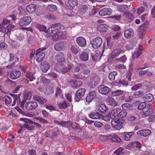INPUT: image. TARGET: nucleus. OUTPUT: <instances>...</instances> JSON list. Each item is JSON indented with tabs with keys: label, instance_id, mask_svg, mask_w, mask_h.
Segmentation results:
<instances>
[{
	"label": "nucleus",
	"instance_id": "obj_1",
	"mask_svg": "<svg viewBox=\"0 0 155 155\" xmlns=\"http://www.w3.org/2000/svg\"><path fill=\"white\" fill-rule=\"evenodd\" d=\"M143 49V47L141 45L139 46V49L137 51H135L132 56V59L131 60V64L132 65L137 64L139 61L138 57L142 54L141 50Z\"/></svg>",
	"mask_w": 155,
	"mask_h": 155
},
{
	"label": "nucleus",
	"instance_id": "obj_2",
	"mask_svg": "<svg viewBox=\"0 0 155 155\" xmlns=\"http://www.w3.org/2000/svg\"><path fill=\"white\" fill-rule=\"evenodd\" d=\"M10 95L14 99V101L12 106H15L16 103H17V105L18 106H19L20 105L21 107L22 108H23L24 107V104L26 102V100L24 99L21 101L19 95L18 96L16 94H10Z\"/></svg>",
	"mask_w": 155,
	"mask_h": 155
},
{
	"label": "nucleus",
	"instance_id": "obj_3",
	"mask_svg": "<svg viewBox=\"0 0 155 155\" xmlns=\"http://www.w3.org/2000/svg\"><path fill=\"white\" fill-rule=\"evenodd\" d=\"M46 49V47H44L39 48L36 51L35 55L36 56V60L38 62H41L44 59L45 54L44 52L42 51Z\"/></svg>",
	"mask_w": 155,
	"mask_h": 155
},
{
	"label": "nucleus",
	"instance_id": "obj_4",
	"mask_svg": "<svg viewBox=\"0 0 155 155\" xmlns=\"http://www.w3.org/2000/svg\"><path fill=\"white\" fill-rule=\"evenodd\" d=\"M92 47L94 49L99 48L102 43V39L99 37L92 39L91 41Z\"/></svg>",
	"mask_w": 155,
	"mask_h": 155
},
{
	"label": "nucleus",
	"instance_id": "obj_5",
	"mask_svg": "<svg viewBox=\"0 0 155 155\" xmlns=\"http://www.w3.org/2000/svg\"><path fill=\"white\" fill-rule=\"evenodd\" d=\"M86 90L84 88H79L76 91L74 97L75 101H79L85 94Z\"/></svg>",
	"mask_w": 155,
	"mask_h": 155
},
{
	"label": "nucleus",
	"instance_id": "obj_6",
	"mask_svg": "<svg viewBox=\"0 0 155 155\" xmlns=\"http://www.w3.org/2000/svg\"><path fill=\"white\" fill-rule=\"evenodd\" d=\"M148 22H146L142 25L139 28L138 35L140 39H142L145 36L146 31L147 29L148 25Z\"/></svg>",
	"mask_w": 155,
	"mask_h": 155
},
{
	"label": "nucleus",
	"instance_id": "obj_7",
	"mask_svg": "<svg viewBox=\"0 0 155 155\" xmlns=\"http://www.w3.org/2000/svg\"><path fill=\"white\" fill-rule=\"evenodd\" d=\"M31 21V18L28 16L24 17L20 20L19 25L21 27H26L28 25Z\"/></svg>",
	"mask_w": 155,
	"mask_h": 155
},
{
	"label": "nucleus",
	"instance_id": "obj_8",
	"mask_svg": "<svg viewBox=\"0 0 155 155\" xmlns=\"http://www.w3.org/2000/svg\"><path fill=\"white\" fill-rule=\"evenodd\" d=\"M60 27L58 26L52 27L48 28L47 31V34L49 36H53L59 32Z\"/></svg>",
	"mask_w": 155,
	"mask_h": 155
},
{
	"label": "nucleus",
	"instance_id": "obj_9",
	"mask_svg": "<svg viewBox=\"0 0 155 155\" xmlns=\"http://www.w3.org/2000/svg\"><path fill=\"white\" fill-rule=\"evenodd\" d=\"M68 82L73 88L79 87L82 84V81H80L71 79H68Z\"/></svg>",
	"mask_w": 155,
	"mask_h": 155
},
{
	"label": "nucleus",
	"instance_id": "obj_10",
	"mask_svg": "<svg viewBox=\"0 0 155 155\" xmlns=\"http://www.w3.org/2000/svg\"><path fill=\"white\" fill-rule=\"evenodd\" d=\"M125 51L121 49L117 48L114 49L111 53L110 58H114L119 56L121 53H124Z\"/></svg>",
	"mask_w": 155,
	"mask_h": 155
},
{
	"label": "nucleus",
	"instance_id": "obj_11",
	"mask_svg": "<svg viewBox=\"0 0 155 155\" xmlns=\"http://www.w3.org/2000/svg\"><path fill=\"white\" fill-rule=\"evenodd\" d=\"M98 89L100 93L104 95L107 94L110 91V88L103 85L99 86Z\"/></svg>",
	"mask_w": 155,
	"mask_h": 155
},
{
	"label": "nucleus",
	"instance_id": "obj_12",
	"mask_svg": "<svg viewBox=\"0 0 155 155\" xmlns=\"http://www.w3.org/2000/svg\"><path fill=\"white\" fill-rule=\"evenodd\" d=\"M54 123L55 124L61 126L62 127H65L67 128L71 127L72 126L73 124V122L71 121H69L68 122H59L57 120H55L54 121Z\"/></svg>",
	"mask_w": 155,
	"mask_h": 155
},
{
	"label": "nucleus",
	"instance_id": "obj_13",
	"mask_svg": "<svg viewBox=\"0 0 155 155\" xmlns=\"http://www.w3.org/2000/svg\"><path fill=\"white\" fill-rule=\"evenodd\" d=\"M88 9V7L87 5H82L79 6L77 13L79 15H83L86 12Z\"/></svg>",
	"mask_w": 155,
	"mask_h": 155
},
{
	"label": "nucleus",
	"instance_id": "obj_14",
	"mask_svg": "<svg viewBox=\"0 0 155 155\" xmlns=\"http://www.w3.org/2000/svg\"><path fill=\"white\" fill-rule=\"evenodd\" d=\"M153 111L152 105L149 104L147 105L146 108L143 111V115L145 117L149 116Z\"/></svg>",
	"mask_w": 155,
	"mask_h": 155
},
{
	"label": "nucleus",
	"instance_id": "obj_15",
	"mask_svg": "<svg viewBox=\"0 0 155 155\" xmlns=\"http://www.w3.org/2000/svg\"><path fill=\"white\" fill-rule=\"evenodd\" d=\"M38 104L35 102H30L27 103L25 105V108L28 110H32L36 108Z\"/></svg>",
	"mask_w": 155,
	"mask_h": 155
},
{
	"label": "nucleus",
	"instance_id": "obj_16",
	"mask_svg": "<svg viewBox=\"0 0 155 155\" xmlns=\"http://www.w3.org/2000/svg\"><path fill=\"white\" fill-rule=\"evenodd\" d=\"M21 75V73L19 71L14 70L11 72L10 78L12 80H15L18 78Z\"/></svg>",
	"mask_w": 155,
	"mask_h": 155
},
{
	"label": "nucleus",
	"instance_id": "obj_17",
	"mask_svg": "<svg viewBox=\"0 0 155 155\" xmlns=\"http://www.w3.org/2000/svg\"><path fill=\"white\" fill-rule=\"evenodd\" d=\"M76 41L78 45L81 47H85L86 45V40L83 37H79L77 38Z\"/></svg>",
	"mask_w": 155,
	"mask_h": 155
},
{
	"label": "nucleus",
	"instance_id": "obj_18",
	"mask_svg": "<svg viewBox=\"0 0 155 155\" xmlns=\"http://www.w3.org/2000/svg\"><path fill=\"white\" fill-rule=\"evenodd\" d=\"M112 12V10L109 8H105L101 10L99 12V15L102 16L110 15Z\"/></svg>",
	"mask_w": 155,
	"mask_h": 155
},
{
	"label": "nucleus",
	"instance_id": "obj_19",
	"mask_svg": "<svg viewBox=\"0 0 155 155\" xmlns=\"http://www.w3.org/2000/svg\"><path fill=\"white\" fill-rule=\"evenodd\" d=\"M55 58L57 61L60 63L64 61L65 60L64 55L61 52H58L56 54Z\"/></svg>",
	"mask_w": 155,
	"mask_h": 155
},
{
	"label": "nucleus",
	"instance_id": "obj_20",
	"mask_svg": "<svg viewBox=\"0 0 155 155\" xmlns=\"http://www.w3.org/2000/svg\"><path fill=\"white\" fill-rule=\"evenodd\" d=\"M78 2L77 0H68L67 6L70 9H72L76 6H77Z\"/></svg>",
	"mask_w": 155,
	"mask_h": 155
},
{
	"label": "nucleus",
	"instance_id": "obj_21",
	"mask_svg": "<svg viewBox=\"0 0 155 155\" xmlns=\"http://www.w3.org/2000/svg\"><path fill=\"white\" fill-rule=\"evenodd\" d=\"M134 34L133 30L131 28H129L124 31V35L125 38H129L133 36Z\"/></svg>",
	"mask_w": 155,
	"mask_h": 155
},
{
	"label": "nucleus",
	"instance_id": "obj_22",
	"mask_svg": "<svg viewBox=\"0 0 155 155\" xmlns=\"http://www.w3.org/2000/svg\"><path fill=\"white\" fill-rule=\"evenodd\" d=\"M50 65L47 61H44L42 62L41 68V71L44 72H46L50 68Z\"/></svg>",
	"mask_w": 155,
	"mask_h": 155
},
{
	"label": "nucleus",
	"instance_id": "obj_23",
	"mask_svg": "<svg viewBox=\"0 0 155 155\" xmlns=\"http://www.w3.org/2000/svg\"><path fill=\"white\" fill-rule=\"evenodd\" d=\"M64 37L62 32L61 31L53 35L52 36V39L54 41H56L59 40L63 38Z\"/></svg>",
	"mask_w": 155,
	"mask_h": 155
},
{
	"label": "nucleus",
	"instance_id": "obj_24",
	"mask_svg": "<svg viewBox=\"0 0 155 155\" xmlns=\"http://www.w3.org/2000/svg\"><path fill=\"white\" fill-rule=\"evenodd\" d=\"M89 116L92 119H99L101 118V115L97 112H92L89 114Z\"/></svg>",
	"mask_w": 155,
	"mask_h": 155
},
{
	"label": "nucleus",
	"instance_id": "obj_25",
	"mask_svg": "<svg viewBox=\"0 0 155 155\" xmlns=\"http://www.w3.org/2000/svg\"><path fill=\"white\" fill-rule=\"evenodd\" d=\"M79 58L83 61H86L89 58L88 53L84 51L82 52L80 54Z\"/></svg>",
	"mask_w": 155,
	"mask_h": 155
},
{
	"label": "nucleus",
	"instance_id": "obj_26",
	"mask_svg": "<svg viewBox=\"0 0 155 155\" xmlns=\"http://www.w3.org/2000/svg\"><path fill=\"white\" fill-rule=\"evenodd\" d=\"M151 133L150 131L148 129H146L138 131L137 134L139 135L142 136L144 137L147 136Z\"/></svg>",
	"mask_w": 155,
	"mask_h": 155
},
{
	"label": "nucleus",
	"instance_id": "obj_27",
	"mask_svg": "<svg viewBox=\"0 0 155 155\" xmlns=\"http://www.w3.org/2000/svg\"><path fill=\"white\" fill-rule=\"evenodd\" d=\"M72 64L70 63L67 64L61 70V73L64 74L69 72L72 68Z\"/></svg>",
	"mask_w": 155,
	"mask_h": 155
},
{
	"label": "nucleus",
	"instance_id": "obj_28",
	"mask_svg": "<svg viewBox=\"0 0 155 155\" xmlns=\"http://www.w3.org/2000/svg\"><path fill=\"white\" fill-rule=\"evenodd\" d=\"M36 6L34 4H30L27 5L26 7V9L27 11L30 13H32L34 12L36 10Z\"/></svg>",
	"mask_w": 155,
	"mask_h": 155
},
{
	"label": "nucleus",
	"instance_id": "obj_29",
	"mask_svg": "<svg viewBox=\"0 0 155 155\" xmlns=\"http://www.w3.org/2000/svg\"><path fill=\"white\" fill-rule=\"evenodd\" d=\"M95 96V93L94 91L90 92L86 98V101L89 103L93 99Z\"/></svg>",
	"mask_w": 155,
	"mask_h": 155
},
{
	"label": "nucleus",
	"instance_id": "obj_30",
	"mask_svg": "<svg viewBox=\"0 0 155 155\" xmlns=\"http://www.w3.org/2000/svg\"><path fill=\"white\" fill-rule=\"evenodd\" d=\"M134 132L133 131H131L129 132H125L123 134V136L124 139L126 141L130 140L132 136L134 134Z\"/></svg>",
	"mask_w": 155,
	"mask_h": 155
},
{
	"label": "nucleus",
	"instance_id": "obj_31",
	"mask_svg": "<svg viewBox=\"0 0 155 155\" xmlns=\"http://www.w3.org/2000/svg\"><path fill=\"white\" fill-rule=\"evenodd\" d=\"M107 102L109 105L115 106L117 105V103L114 99L111 97H108L107 100Z\"/></svg>",
	"mask_w": 155,
	"mask_h": 155
},
{
	"label": "nucleus",
	"instance_id": "obj_32",
	"mask_svg": "<svg viewBox=\"0 0 155 155\" xmlns=\"http://www.w3.org/2000/svg\"><path fill=\"white\" fill-rule=\"evenodd\" d=\"M108 26L106 24H102L98 26V30L101 32H106L108 30Z\"/></svg>",
	"mask_w": 155,
	"mask_h": 155
},
{
	"label": "nucleus",
	"instance_id": "obj_33",
	"mask_svg": "<svg viewBox=\"0 0 155 155\" xmlns=\"http://www.w3.org/2000/svg\"><path fill=\"white\" fill-rule=\"evenodd\" d=\"M108 108L105 104H101L98 107V110L101 113H104V112L108 110Z\"/></svg>",
	"mask_w": 155,
	"mask_h": 155
},
{
	"label": "nucleus",
	"instance_id": "obj_34",
	"mask_svg": "<svg viewBox=\"0 0 155 155\" xmlns=\"http://www.w3.org/2000/svg\"><path fill=\"white\" fill-rule=\"evenodd\" d=\"M153 95L150 94H149L143 97V100L146 102H149L153 99Z\"/></svg>",
	"mask_w": 155,
	"mask_h": 155
},
{
	"label": "nucleus",
	"instance_id": "obj_35",
	"mask_svg": "<svg viewBox=\"0 0 155 155\" xmlns=\"http://www.w3.org/2000/svg\"><path fill=\"white\" fill-rule=\"evenodd\" d=\"M15 27V26L10 24L7 26L6 28L7 29V31L6 32L5 35H9L11 33V32L12 30Z\"/></svg>",
	"mask_w": 155,
	"mask_h": 155
},
{
	"label": "nucleus",
	"instance_id": "obj_36",
	"mask_svg": "<svg viewBox=\"0 0 155 155\" xmlns=\"http://www.w3.org/2000/svg\"><path fill=\"white\" fill-rule=\"evenodd\" d=\"M63 44L59 43L55 44L54 47V49L57 51H61L63 48Z\"/></svg>",
	"mask_w": 155,
	"mask_h": 155
},
{
	"label": "nucleus",
	"instance_id": "obj_37",
	"mask_svg": "<svg viewBox=\"0 0 155 155\" xmlns=\"http://www.w3.org/2000/svg\"><path fill=\"white\" fill-rule=\"evenodd\" d=\"M26 78H28L30 81H32L35 79L33 74L30 72H27L25 75Z\"/></svg>",
	"mask_w": 155,
	"mask_h": 155
},
{
	"label": "nucleus",
	"instance_id": "obj_38",
	"mask_svg": "<svg viewBox=\"0 0 155 155\" xmlns=\"http://www.w3.org/2000/svg\"><path fill=\"white\" fill-rule=\"evenodd\" d=\"M117 74L116 71H113L110 73L108 75V78L111 81H113L115 80V77Z\"/></svg>",
	"mask_w": 155,
	"mask_h": 155
},
{
	"label": "nucleus",
	"instance_id": "obj_39",
	"mask_svg": "<svg viewBox=\"0 0 155 155\" xmlns=\"http://www.w3.org/2000/svg\"><path fill=\"white\" fill-rule=\"evenodd\" d=\"M124 93V91L121 90H117L112 92V94L114 96H119L122 94Z\"/></svg>",
	"mask_w": 155,
	"mask_h": 155
},
{
	"label": "nucleus",
	"instance_id": "obj_40",
	"mask_svg": "<svg viewBox=\"0 0 155 155\" xmlns=\"http://www.w3.org/2000/svg\"><path fill=\"white\" fill-rule=\"evenodd\" d=\"M37 27L40 31L46 32L47 33V28L45 26L38 24L37 25Z\"/></svg>",
	"mask_w": 155,
	"mask_h": 155
},
{
	"label": "nucleus",
	"instance_id": "obj_41",
	"mask_svg": "<svg viewBox=\"0 0 155 155\" xmlns=\"http://www.w3.org/2000/svg\"><path fill=\"white\" fill-rule=\"evenodd\" d=\"M118 112L116 110H113L109 114L110 117L112 119H114L117 115H118Z\"/></svg>",
	"mask_w": 155,
	"mask_h": 155
},
{
	"label": "nucleus",
	"instance_id": "obj_42",
	"mask_svg": "<svg viewBox=\"0 0 155 155\" xmlns=\"http://www.w3.org/2000/svg\"><path fill=\"white\" fill-rule=\"evenodd\" d=\"M23 127L28 130H33L34 129L35 126L33 125L28 124L27 123L24 124L23 127H22L21 126V128Z\"/></svg>",
	"mask_w": 155,
	"mask_h": 155
},
{
	"label": "nucleus",
	"instance_id": "obj_43",
	"mask_svg": "<svg viewBox=\"0 0 155 155\" xmlns=\"http://www.w3.org/2000/svg\"><path fill=\"white\" fill-rule=\"evenodd\" d=\"M120 122L119 120L117 118H116L112 119L111 122V124L113 127H116Z\"/></svg>",
	"mask_w": 155,
	"mask_h": 155
},
{
	"label": "nucleus",
	"instance_id": "obj_44",
	"mask_svg": "<svg viewBox=\"0 0 155 155\" xmlns=\"http://www.w3.org/2000/svg\"><path fill=\"white\" fill-rule=\"evenodd\" d=\"M3 100L6 104H9L12 101L11 98L8 96H5L3 98Z\"/></svg>",
	"mask_w": 155,
	"mask_h": 155
},
{
	"label": "nucleus",
	"instance_id": "obj_45",
	"mask_svg": "<svg viewBox=\"0 0 155 155\" xmlns=\"http://www.w3.org/2000/svg\"><path fill=\"white\" fill-rule=\"evenodd\" d=\"M68 106V104L65 101L62 102L58 104V107L60 109H65Z\"/></svg>",
	"mask_w": 155,
	"mask_h": 155
},
{
	"label": "nucleus",
	"instance_id": "obj_46",
	"mask_svg": "<svg viewBox=\"0 0 155 155\" xmlns=\"http://www.w3.org/2000/svg\"><path fill=\"white\" fill-rule=\"evenodd\" d=\"M8 45L5 42H2L0 43V50L5 51L8 48Z\"/></svg>",
	"mask_w": 155,
	"mask_h": 155
},
{
	"label": "nucleus",
	"instance_id": "obj_47",
	"mask_svg": "<svg viewBox=\"0 0 155 155\" xmlns=\"http://www.w3.org/2000/svg\"><path fill=\"white\" fill-rule=\"evenodd\" d=\"M21 120H24V121L26 122H28H28L30 123V124H34L37 127H41V126L40 124H39L36 123V122H33V121H31V120H29V119H25L23 118H21Z\"/></svg>",
	"mask_w": 155,
	"mask_h": 155
},
{
	"label": "nucleus",
	"instance_id": "obj_48",
	"mask_svg": "<svg viewBox=\"0 0 155 155\" xmlns=\"http://www.w3.org/2000/svg\"><path fill=\"white\" fill-rule=\"evenodd\" d=\"M144 94V92L143 91H137L134 94V96L136 98H138L143 96Z\"/></svg>",
	"mask_w": 155,
	"mask_h": 155
},
{
	"label": "nucleus",
	"instance_id": "obj_49",
	"mask_svg": "<svg viewBox=\"0 0 155 155\" xmlns=\"http://www.w3.org/2000/svg\"><path fill=\"white\" fill-rule=\"evenodd\" d=\"M111 140L115 142H119L121 141V139L116 135H114L112 136Z\"/></svg>",
	"mask_w": 155,
	"mask_h": 155
},
{
	"label": "nucleus",
	"instance_id": "obj_50",
	"mask_svg": "<svg viewBox=\"0 0 155 155\" xmlns=\"http://www.w3.org/2000/svg\"><path fill=\"white\" fill-rule=\"evenodd\" d=\"M48 9L51 12H55L57 9L56 6L54 5H50L47 7Z\"/></svg>",
	"mask_w": 155,
	"mask_h": 155
},
{
	"label": "nucleus",
	"instance_id": "obj_51",
	"mask_svg": "<svg viewBox=\"0 0 155 155\" xmlns=\"http://www.w3.org/2000/svg\"><path fill=\"white\" fill-rule=\"evenodd\" d=\"M147 106V104L145 102H143L141 103L138 107V110H141L144 109L145 107L146 108Z\"/></svg>",
	"mask_w": 155,
	"mask_h": 155
},
{
	"label": "nucleus",
	"instance_id": "obj_52",
	"mask_svg": "<svg viewBox=\"0 0 155 155\" xmlns=\"http://www.w3.org/2000/svg\"><path fill=\"white\" fill-rule=\"evenodd\" d=\"M71 50L72 53L75 54H78L79 52V50L76 46H71Z\"/></svg>",
	"mask_w": 155,
	"mask_h": 155
},
{
	"label": "nucleus",
	"instance_id": "obj_53",
	"mask_svg": "<svg viewBox=\"0 0 155 155\" xmlns=\"http://www.w3.org/2000/svg\"><path fill=\"white\" fill-rule=\"evenodd\" d=\"M61 89L59 87H57L56 88V97H62V95L61 94Z\"/></svg>",
	"mask_w": 155,
	"mask_h": 155
},
{
	"label": "nucleus",
	"instance_id": "obj_54",
	"mask_svg": "<svg viewBox=\"0 0 155 155\" xmlns=\"http://www.w3.org/2000/svg\"><path fill=\"white\" fill-rule=\"evenodd\" d=\"M34 100L39 103L41 104H43L44 102L43 100L38 95H35L34 96Z\"/></svg>",
	"mask_w": 155,
	"mask_h": 155
},
{
	"label": "nucleus",
	"instance_id": "obj_55",
	"mask_svg": "<svg viewBox=\"0 0 155 155\" xmlns=\"http://www.w3.org/2000/svg\"><path fill=\"white\" fill-rule=\"evenodd\" d=\"M10 23V20L7 18H4L1 24H0V26H5L6 24Z\"/></svg>",
	"mask_w": 155,
	"mask_h": 155
},
{
	"label": "nucleus",
	"instance_id": "obj_56",
	"mask_svg": "<svg viewBox=\"0 0 155 155\" xmlns=\"http://www.w3.org/2000/svg\"><path fill=\"white\" fill-rule=\"evenodd\" d=\"M127 7L126 5H120L117 8L118 10L120 12H124L127 9Z\"/></svg>",
	"mask_w": 155,
	"mask_h": 155
},
{
	"label": "nucleus",
	"instance_id": "obj_57",
	"mask_svg": "<svg viewBox=\"0 0 155 155\" xmlns=\"http://www.w3.org/2000/svg\"><path fill=\"white\" fill-rule=\"evenodd\" d=\"M45 136L46 137L52 138V130H47L45 132Z\"/></svg>",
	"mask_w": 155,
	"mask_h": 155
},
{
	"label": "nucleus",
	"instance_id": "obj_58",
	"mask_svg": "<svg viewBox=\"0 0 155 155\" xmlns=\"http://www.w3.org/2000/svg\"><path fill=\"white\" fill-rule=\"evenodd\" d=\"M31 94L28 93H26L24 95V99L26 101V100H30L31 98Z\"/></svg>",
	"mask_w": 155,
	"mask_h": 155
},
{
	"label": "nucleus",
	"instance_id": "obj_59",
	"mask_svg": "<svg viewBox=\"0 0 155 155\" xmlns=\"http://www.w3.org/2000/svg\"><path fill=\"white\" fill-rule=\"evenodd\" d=\"M127 114V113L126 112L122 111L118 113L117 117H124L126 116Z\"/></svg>",
	"mask_w": 155,
	"mask_h": 155
},
{
	"label": "nucleus",
	"instance_id": "obj_60",
	"mask_svg": "<svg viewBox=\"0 0 155 155\" xmlns=\"http://www.w3.org/2000/svg\"><path fill=\"white\" fill-rule=\"evenodd\" d=\"M127 60V57L125 55H124L120 58L117 59V61H120L123 63H124L126 62Z\"/></svg>",
	"mask_w": 155,
	"mask_h": 155
},
{
	"label": "nucleus",
	"instance_id": "obj_61",
	"mask_svg": "<svg viewBox=\"0 0 155 155\" xmlns=\"http://www.w3.org/2000/svg\"><path fill=\"white\" fill-rule=\"evenodd\" d=\"M142 85L141 84H137L133 86L131 88V90L132 91H136L140 87H141Z\"/></svg>",
	"mask_w": 155,
	"mask_h": 155
},
{
	"label": "nucleus",
	"instance_id": "obj_62",
	"mask_svg": "<svg viewBox=\"0 0 155 155\" xmlns=\"http://www.w3.org/2000/svg\"><path fill=\"white\" fill-rule=\"evenodd\" d=\"M130 107V104H129L125 103L122 105V107L124 110L129 109Z\"/></svg>",
	"mask_w": 155,
	"mask_h": 155
},
{
	"label": "nucleus",
	"instance_id": "obj_63",
	"mask_svg": "<svg viewBox=\"0 0 155 155\" xmlns=\"http://www.w3.org/2000/svg\"><path fill=\"white\" fill-rule=\"evenodd\" d=\"M145 9V8L143 7L142 6L137 9V13L138 15H140L144 11Z\"/></svg>",
	"mask_w": 155,
	"mask_h": 155
},
{
	"label": "nucleus",
	"instance_id": "obj_64",
	"mask_svg": "<svg viewBox=\"0 0 155 155\" xmlns=\"http://www.w3.org/2000/svg\"><path fill=\"white\" fill-rule=\"evenodd\" d=\"M94 125L95 126L98 128H100L102 127L103 125V123H102L97 121L94 122Z\"/></svg>",
	"mask_w": 155,
	"mask_h": 155
}]
</instances>
